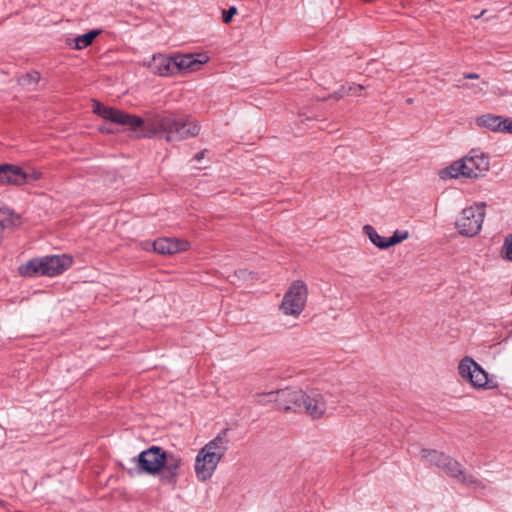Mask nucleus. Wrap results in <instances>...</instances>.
I'll use <instances>...</instances> for the list:
<instances>
[{
	"mask_svg": "<svg viewBox=\"0 0 512 512\" xmlns=\"http://www.w3.org/2000/svg\"><path fill=\"white\" fill-rule=\"evenodd\" d=\"M511 134H512V119H511V126H510Z\"/></svg>",
	"mask_w": 512,
	"mask_h": 512,
	"instance_id": "nucleus-37",
	"label": "nucleus"
},
{
	"mask_svg": "<svg viewBox=\"0 0 512 512\" xmlns=\"http://www.w3.org/2000/svg\"><path fill=\"white\" fill-rule=\"evenodd\" d=\"M307 298V285L301 280H296L285 292L279 310L285 316L298 318L305 309Z\"/></svg>",
	"mask_w": 512,
	"mask_h": 512,
	"instance_id": "nucleus-4",
	"label": "nucleus"
},
{
	"mask_svg": "<svg viewBox=\"0 0 512 512\" xmlns=\"http://www.w3.org/2000/svg\"><path fill=\"white\" fill-rule=\"evenodd\" d=\"M438 175L442 180L458 179L461 177L467 178L465 165L462 161V158L452 162L449 166L441 169Z\"/></svg>",
	"mask_w": 512,
	"mask_h": 512,
	"instance_id": "nucleus-18",
	"label": "nucleus"
},
{
	"mask_svg": "<svg viewBox=\"0 0 512 512\" xmlns=\"http://www.w3.org/2000/svg\"><path fill=\"white\" fill-rule=\"evenodd\" d=\"M275 395H276V390L258 393L256 396V401H257V403L262 404V405L274 403L277 406L278 397H276Z\"/></svg>",
	"mask_w": 512,
	"mask_h": 512,
	"instance_id": "nucleus-25",
	"label": "nucleus"
},
{
	"mask_svg": "<svg viewBox=\"0 0 512 512\" xmlns=\"http://www.w3.org/2000/svg\"><path fill=\"white\" fill-rule=\"evenodd\" d=\"M237 14V8L235 6L230 7L228 10H223L222 21L225 24H229L232 21L234 15Z\"/></svg>",
	"mask_w": 512,
	"mask_h": 512,
	"instance_id": "nucleus-29",
	"label": "nucleus"
},
{
	"mask_svg": "<svg viewBox=\"0 0 512 512\" xmlns=\"http://www.w3.org/2000/svg\"><path fill=\"white\" fill-rule=\"evenodd\" d=\"M486 12V10H482L480 14H478L477 16H475V19H479L480 17H482L484 15V13Z\"/></svg>",
	"mask_w": 512,
	"mask_h": 512,
	"instance_id": "nucleus-34",
	"label": "nucleus"
},
{
	"mask_svg": "<svg viewBox=\"0 0 512 512\" xmlns=\"http://www.w3.org/2000/svg\"><path fill=\"white\" fill-rule=\"evenodd\" d=\"M409 238V232L407 230H396L393 235L388 238L389 248L395 246Z\"/></svg>",
	"mask_w": 512,
	"mask_h": 512,
	"instance_id": "nucleus-26",
	"label": "nucleus"
},
{
	"mask_svg": "<svg viewBox=\"0 0 512 512\" xmlns=\"http://www.w3.org/2000/svg\"><path fill=\"white\" fill-rule=\"evenodd\" d=\"M484 216V204H475L464 208L455 223L458 232L468 237L476 235L481 230Z\"/></svg>",
	"mask_w": 512,
	"mask_h": 512,
	"instance_id": "nucleus-5",
	"label": "nucleus"
},
{
	"mask_svg": "<svg viewBox=\"0 0 512 512\" xmlns=\"http://www.w3.org/2000/svg\"><path fill=\"white\" fill-rule=\"evenodd\" d=\"M152 72L159 76H172L176 74L174 56L169 57L163 54L154 55L149 64Z\"/></svg>",
	"mask_w": 512,
	"mask_h": 512,
	"instance_id": "nucleus-15",
	"label": "nucleus"
},
{
	"mask_svg": "<svg viewBox=\"0 0 512 512\" xmlns=\"http://www.w3.org/2000/svg\"><path fill=\"white\" fill-rule=\"evenodd\" d=\"M39 79H40V75L38 72H31V73L26 74L21 79V84L24 86H35L38 83Z\"/></svg>",
	"mask_w": 512,
	"mask_h": 512,
	"instance_id": "nucleus-28",
	"label": "nucleus"
},
{
	"mask_svg": "<svg viewBox=\"0 0 512 512\" xmlns=\"http://www.w3.org/2000/svg\"><path fill=\"white\" fill-rule=\"evenodd\" d=\"M21 175L23 176L22 180H20V185H24V184H30L32 182H35L37 180H39L42 176L41 172L34 169V168H28L26 170H24L23 168H21Z\"/></svg>",
	"mask_w": 512,
	"mask_h": 512,
	"instance_id": "nucleus-23",
	"label": "nucleus"
},
{
	"mask_svg": "<svg viewBox=\"0 0 512 512\" xmlns=\"http://www.w3.org/2000/svg\"><path fill=\"white\" fill-rule=\"evenodd\" d=\"M464 88H467V89H475L477 92H483V88L482 87H478L477 85H469V84H465L463 85Z\"/></svg>",
	"mask_w": 512,
	"mask_h": 512,
	"instance_id": "nucleus-31",
	"label": "nucleus"
},
{
	"mask_svg": "<svg viewBox=\"0 0 512 512\" xmlns=\"http://www.w3.org/2000/svg\"><path fill=\"white\" fill-rule=\"evenodd\" d=\"M465 79H478L479 75L476 73H464L463 74Z\"/></svg>",
	"mask_w": 512,
	"mask_h": 512,
	"instance_id": "nucleus-33",
	"label": "nucleus"
},
{
	"mask_svg": "<svg viewBox=\"0 0 512 512\" xmlns=\"http://www.w3.org/2000/svg\"><path fill=\"white\" fill-rule=\"evenodd\" d=\"M183 464V460L179 455L170 453L165 454V462L162 464L163 473L161 480L164 483L175 484L179 475V470Z\"/></svg>",
	"mask_w": 512,
	"mask_h": 512,
	"instance_id": "nucleus-14",
	"label": "nucleus"
},
{
	"mask_svg": "<svg viewBox=\"0 0 512 512\" xmlns=\"http://www.w3.org/2000/svg\"><path fill=\"white\" fill-rule=\"evenodd\" d=\"M21 167L15 165H0V184L20 185Z\"/></svg>",
	"mask_w": 512,
	"mask_h": 512,
	"instance_id": "nucleus-16",
	"label": "nucleus"
},
{
	"mask_svg": "<svg viewBox=\"0 0 512 512\" xmlns=\"http://www.w3.org/2000/svg\"><path fill=\"white\" fill-rule=\"evenodd\" d=\"M441 470L449 477L455 478L458 481L461 480L464 475V471L462 469L461 464L450 456L447 457V460L444 462Z\"/></svg>",
	"mask_w": 512,
	"mask_h": 512,
	"instance_id": "nucleus-21",
	"label": "nucleus"
},
{
	"mask_svg": "<svg viewBox=\"0 0 512 512\" xmlns=\"http://www.w3.org/2000/svg\"><path fill=\"white\" fill-rule=\"evenodd\" d=\"M72 264L68 255H51L31 259L19 267V273L26 277L48 276L61 274Z\"/></svg>",
	"mask_w": 512,
	"mask_h": 512,
	"instance_id": "nucleus-3",
	"label": "nucleus"
},
{
	"mask_svg": "<svg viewBox=\"0 0 512 512\" xmlns=\"http://www.w3.org/2000/svg\"><path fill=\"white\" fill-rule=\"evenodd\" d=\"M364 234L369 238L371 243L377 248L385 250L389 248L388 238L378 234L375 228L369 224L363 226Z\"/></svg>",
	"mask_w": 512,
	"mask_h": 512,
	"instance_id": "nucleus-20",
	"label": "nucleus"
},
{
	"mask_svg": "<svg viewBox=\"0 0 512 512\" xmlns=\"http://www.w3.org/2000/svg\"><path fill=\"white\" fill-rule=\"evenodd\" d=\"M297 411H304L312 419L321 418L326 411V402L317 389H308L299 394Z\"/></svg>",
	"mask_w": 512,
	"mask_h": 512,
	"instance_id": "nucleus-7",
	"label": "nucleus"
},
{
	"mask_svg": "<svg viewBox=\"0 0 512 512\" xmlns=\"http://www.w3.org/2000/svg\"><path fill=\"white\" fill-rule=\"evenodd\" d=\"M203 158V153H199L196 155V159L200 161Z\"/></svg>",
	"mask_w": 512,
	"mask_h": 512,
	"instance_id": "nucleus-35",
	"label": "nucleus"
},
{
	"mask_svg": "<svg viewBox=\"0 0 512 512\" xmlns=\"http://www.w3.org/2000/svg\"><path fill=\"white\" fill-rule=\"evenodd\" d=\"M421 459L428 464L435 466L441 470L444 462L447 460L448 455L437 450L422 449L420 451Z\"/></svg>",
	"mask_w": 512,
	"mask_h": 512,
	"instance_id": "nucleus-19",
	"label": "nucleus"
},
{
	"mask_svg": "<svg viewBox=\"0 0 512 512\" xmlns=\"http://www.w3.org/2000/svg\"><path fill=\"white\" fill-rule=\"evenodd\" d=\"M475 123L478 127L488 129L492 132L511 134V118L508 117L487 113L477 117Z\"/></svg>",
	"mask_w": 512,
	"mask_h": 512,
	"instance_id": "nucleus-10",
	"label": "nucleus"
},
{
	"mask_svg": "<svg viewBox=\"0 0 512 512\" xmlns=\"http://www.w3.org/2000/svg\"><path fill=\"white\" fill-rule=\"evenodd\" d=\"M165 454L166 452L162 448L151 446L142 451L134 460L141 473L156 475L162 470V464L165 462Z\"/></svg>",
	"mask_w": 512,
	"mask_h": 512,
	"instance_id": "nucleus-6",
	"label": "nucleus"
},
{
	"mask_svg": "<svg viewBox=\"0 0 512 512\" xmlns=\"http://www.w3.org/2000/svg\"><path fill=\"white\" fill-rule=\"evenodd\" d=\"M458 373L464 381L470 384H488L487 372L471 357H464L458 364Z\"/></svg>",
	"mask_w": 512,
	"mask_h": 512,
	"instance_id": "nucleus-9",
	"label": "nucleus"
},
{
	"mask_svg": "<svg viewBox=\"0 0 512 512\" xmlns=\"http://www.w3.org/2000/svg\"><path fill=\"white\" fill-rule=\"evenodd\" d=\"M459 482L474 489L475 491L485 489V484L481 480H478L477 478L473 477L472 475H467L465 473Z\"/></svg>",
	"mask_w": 512,
	"mask_h": 512,
	"instance_id": "nucleus-24",
	"label": "nucleus"
},
{
	"mask_svg": "<svg viewBox=\"0 0 512 512\" xmlns=\"http://www.w3.org/2000/svg\"><path fill=\"white\" fill-rule=\"evenodd\" d=\"M20 224V215L7 207L0 208V240L2 239V232L4 230L16 228Z\"/></svg>",
	"mask_w": 512,
	"mask_h": 512,
	"instance_id": "nucleus-17",
	"label": "nucleus"
},
{
	"mask_svg": "<svg viewBox=\"0 0 512 512\" xmlns=\"http://www.w3.org/2000/svg\"><path fill=\"white\" fill-rule=\"evenodd\" d=\"M467 178L478 179L484 177L490 169L489 157L480 150L472 149L462 157Z\"/></svg>",
	"mask_w": 512,
	"mask_h": 512,
	"instance_id": "nucleus-8",
	"label": "nucleus"
},
{
	"mask_svg": "<svg viewBox=\"0 0 512 512\" xmlns=\"http://www.w3.org/2000/svg\"><path fill=\"white\" fill-rule=\"evenodd\" d=\"M101 33L100 30H91L86 34L77 36L72 41L74 42L73 48L76 50H82L92 44L94 39Z\"/></svg>",
	"mask_w": 512,
	"mask_h": 512,
	"instance_id": "nucleus-22",
	"label": "nucleus"
},
{
	"mask_svg": "<svg viewBox=\"0 0 512 512\" xmlns=\"http://www.w3.org/2000/svg\"><path fill=\"white\" fill-rule=\"evenodd\" d=\"M302 389L297 386H285L282 389L276 390V397H278L277 408L288 411L293 409L297 411L299 402V394Z\"/></svg>",
	"mask_w": 512,
	"mask_h": 512,
	"instance_id": "nucleus-11",
	"label": "nucleus"
},
{
	"mask_svg": "<svg viewBox=\"0 0 512 512\" xmlns=\"http://www.w3.org/2000/svg\"><path fill=\"white\" fill-rule=\"evenodd\" d=\"M363 87L361 85H357L355 87H350V90L352 89H358V90H361Z\"/></svg>",
	"mask_w": 512,
	"mask_h": 512,
	"instance_id": "nucleus-36",
	"label": "nucleus"
},
{
	"mask_svg": "<svg viewBox=\"0 0 512 512\" xmlns=\"http://www.w3.org/2000/svg\"><path fill=\"white\" fill-rule=\"evenodd\" d=\"M501 253L505 259L512 261V234L505 238Z\"/></svg>",
	"mask_w": 512,
	"mask_h": 512,
	"instance_id": "nucleus-27",
	"label": "nucleus"
},
{
	"mask_svg": "<svg viewBox=\"0 0 512 512\" xmlns=\"http://www.w3.org/2000/svg\"><path fill=\"white\" fill-rule=\"evenodd\" d=\"M250 274L251 273L248 270L240 269V270L235 271L234 276L240 280H246L249 278Z\"/></svg>",
	"mask_w": 512,
	"mask_h": 512,
	"instance_id": "nucleus-30",
	"label": "nucleus"
},
{
	"mask_svg": "<svg viewBox=\"0 0 512 512\" xmlns=\"http://www.w3.org/2000/svg\"><path fill=\"white\" fill-rule=\"evenodd\" d=\"M208 60L205 54H177L174 56L175 72L197 71Z\"/></svg>",
	"mask_w": 512,
	"mask_h": 512,
	"instance_id": "nucleus-12",
	"label": "nucleus"
},
{
	"mask_svg": "<svg viewBox=\"0 0 512 512\" xmlns=\"http://www.w3.org/2000/svg\"><path fill=\"white\" fill-rule=\"evenodd\" d=\"M229 446L227 430L221 431L206 443L195 458V473L199 481L209 480L222 460Z\"/></svg>",
	"mask_w": 512,
	"mask_h": 512,
	"instance_id": "nucleus-2",
	"label": "nucleus"
},
{
	"mask_svg": "<svg viewBox=\"0 0 512 512\" xmlns=\"http://www.w3.org/2000/svg\"><path fill=\"white\" fill-rule=\"evenodd\" d=\"M153 250L159 254H175L189 249L187 240L176 238H160L153 242Z\"/></svg>",
	"mask_w": 512,
	"mask_h": 512,
	"instance_id": "nucleus-13",
	"label": "nucleus"
},
{
	"mask_svg": "<svg viewBox=\"0 0 512 512\" xmlns=\"http://www.w3.org/2000/svg\"><path fill=\"white\" fill-rule=\"evenodd\" d=\"M93 112L112 123L127 126L131 130H136L143 126V136L164 139L169 143L197 137L201 130L198 121L188 115H176L165 112L154 114L143 120L136 115L104 106L96 100L93 101Z\"/></svg>",
	"mask_w": 512,
	"mask_h": 512,
	"instance_id": "nucleus-1",
	"label": "nucleus"
},
{
	"mask_svg": "<svg viewBox=\"0 0 512 512\" xmlns=\"http://www.w3.org/2000/svg\"><path fill=\"white\" fill-rule=\"evenodd\" d=\"M99 130H100L102 133H108V134H110V133H115V132H116L114 129H112V128H110V127H107V126H101V127L99 128Z\"/></svg>",
	"mask_w": 512,
	"mask_h": 512,
	"instance_id": "nucleus-32",
	"label": "nucleus"
}]
</instances>
